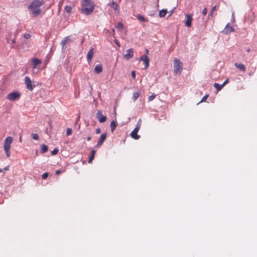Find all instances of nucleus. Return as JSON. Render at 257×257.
Segmentation results:
<instances>
[{"instance_id": "nucleus-2", "label": "nucleus", "mask_w": 257, "mask_h": 257, "mask_svg": "<svg viewBox=\"0 0 257 257\" xmlns=\"http://www.w3.org/2000/svg\"><path fill=\"white\" fill-rule=\"evenodd\" d=\"M13 138L12 137H7L4 141V149L5 151L7 157L8 158L11 155L10 148L11 145L13 142Z\"/></svg>"}, {"instance_id": "nucleus-40", "label": "nucleus", "mask_w": 257, "mask_h": 257, "mask_svg": "<svg viewBox=\"0 0 257 257\" xmlns=\"http://www.w3.org/2000/svg\"><path fill=\"white\" fill-rule=\"evenodd\" d=\"M228 79H226L224 82L222 84V86L223 87L226 84L228 83Z\"/></svg>"}, {"instance_id": "nucleus-48", "label": "nucleus", "mask_w": 257, "mask_h": 257, "mask_svg": "<svg viewBox=\"0 0 257 257\" xmlns=\"http://www.w3.org/2000/svg\"><path fill=\"white\" fill-rule=\"evenodd\" d=\"M80 117L79 116L76 120V123H77L79 120Z\"/></svg>"}, {"instance_id": "nucleus-22", "label": "nucleus", "mask_w": 257, "mask_h": 257, "mask_svg": "<svg viewBox=\"0 0 257 257\" xmlns=\"http://www.w3.org/2000/svg\"><path fill=\"white\" fill-rule=\"evenodd\" d=\"M41 152L42 154L46 153L48 150V146L45 144L41 145Z\"/></svg>"}, {"instance_id": "nucleus-52", "label": "nucleus", "mask_w": 257, "mask_h": 257, "mask_svg": "<svg viewBox=\"0 0 257 257\" xmlns=\"http://www.w3.org/2000/svg\"><path fill=\"white\" fill-rule=\"evenodd\" d=\"M250 49H249V48H248V49H247L246 50V51H247V52H250Z\"/></svg>"}, {"instance_id": "nucleus-39", "label": "nucleus", "mask_w": 257, "mask_h": 257, "mask_svg": "<svg viewBox=\"0 0 257 257\" xmlns=\"http://www.w3.org/2000/svg\"><path fill=\"white\" fill-rule=\"evenodd\" d=\"M31 35L29 34H25L24 35V38L26 39H28L30 38Z\"/></svg>"}, {"instance_id": "nucleus-12", "label": "nucleus", "mask_w": 257, "mask_h": 257, "mask_svg": "<svg viewBox=\"0 0 257 257\" xmlns=\"http://www.w3.org/2000/svg\"><path fill=\"white\" fill-rule=\"evenodd\" d=\"M141 60L144 61L145 64L144 69H146L148 68L149 65V58L147 56V55H143L140 58Z\"/></svg>"}, {"instance_id": "nucleus-16", "label": "nucleus", "mask_w": 257, "mask_h": 257, "mask_svg": "<svg viewBox=\"0 0 257 257\" xmlns=\"http://www.w3.org/2000/svg\"><path fill=\"white\" fill-rule=\"evenodd\" d=\"M235 66L243 72H245L246 71V68L243 64L235 63Z\"/></svg>"}, {"instance_id": "nucleus-27", "label": "nucleus", "mask_w": 257, "mask_h": 257, "mask_svg": "<svg viewBox=\"0 0 257 257\" xmlns=\"http://www.w3.org/2000/svg\"><path fill=\"white\" fill-rule=\"evenodd\" d=\"M72 9V7L69 6H66L64 9L65 11L68 14H70L71 13Z\"/></svg>"}, {"instance_id": "nucleus-18", "label": "nucleus", "mask_w": 257, "mask_h": 257, "mask_svg": "<svg viewBox=\"0 0 257 257\" xmlns=\"http://www.w3.org/2000/svg\"><path fill=\"white\" fill-rule=\"evenodd\" d=\"M41 60L37 58H33L32 59V63L34 65V68H36V66L39 65L41 63Z\"/></svg>"}, {"instance_id": "nucleus-45", "label": "nucleus", "mask_w": 257, "mask_h": 257, "mask_svg": "<svg viewBox=\"0 0 257 257\" xmlns=\"http://www.w3.org/2000/svg\"><path fill=\"white\" fill-rule=\"evenodd\" d=\"M115 44H116L117 46H118V47H119V46H120L119 43V42H118L117 41H116H116H115Z\"/></svg>"}, {"instance_id": "nucleus-54", "label": "nucleus", "mask_w": 257, "mask_h": 257, "mask_svg": "<svg viewBox=\"0 0 257 257\" xmlns=\"http://www.w3.org/2000/svg\"><path fill=\"white\" fill-rule=\"evenodd\" d=\"M2 171V170L0 169V173Z\"/></svg>"}, {"instance_id": "nucleus-25", "label": "nucleus", "mask_w": 257, "mask_h": 257, "mask_svg": "<svg viewBox=\"0 0 257 257\" xmlns=\"http://www.w3.org/2000/svg\"><path fill=\"white\" fill-rule=\"evenodd\" d=\"M140 94L139 92H134L133 94L132 99L134 101H136L139 97Z\"/></svg>"}, {"instance_id": "nucleus-31", "label": "nucleus", "mask_w": 257, "mask_h": 257, "mask_svg": "<svg viewBox=\"0 0 257 257\" xmlns=\"http://www.w3.org/2000/svg\"><path fill=\"white\" fill-rule=\"evenodd\" d=\"M208 96H209L208 94H207L205 95H204L203 97V98L201 99V100L197 104H199V103H200L201 102L205 101L206 100V99L208 97Z\"/></svg>"}, {"instance_id": "nucleus-42", "label": "nucleus", "mask_w": 257, "mask_h": 257, "mask_svg": "<svg viewBox=\"0 0 257 257\" xmlns=\"http://www.w3.org/2000/svg\"><path fill=\"white\" fill-rule=\"evenodd\" d=\"M95 132H96V134H100V132H101V130H100V128H97Z\"/></svg>"}, {"instance_id": "nucleus-44", "label": "nucleus", "mask_w": 257, "mask_h": 257, "mask_svg": "<svg viewBox=\"0 0 257 257\" xmlns=\"http://www.w3.org/2000/svg\"><path fill=\"white\" fill-rule=\"evenodd\" d=\"M215 10H216V6H214V7L212 8V9H211V11H212V12H214V11H215Z\"/></svg>"}, {"instance_id": "nucleus-24", "label": "nucleus", "mask_w": 257, "mask_h": 257, "mask_svg": "<svg viewBox=\"0 0 257 257\" xmlns=\"http://www.w3.org/2000/svg\"><path fill=\"white\" fill-rule=\"evenodd\" d=\"M70 40L69 37H65L64 39L61 42V44L62 45V47H63L65 46V45L67 43V42Z\"/></svg>"}, {"instance_id": "nucleus-29", "label": "nucleus", "mask_w": 257, "mask_h": 257, "mask_svg": "<svg viewBox=\"0 0 257 257\" xmlns=\"http://www.w3.org/2000/svg\"><path fill=\"white\" fill-rule=\"evenodd\" d=\"M116 28L119 30H122L123 28V26L122 23L121 22H118V23H117Z\"/></svg>"}, {"instance_id": "nucleus-6", "label": "nucleus", "mask_w": 257, "mask_h": 257, "mask_svg": "<svg viewBox=\"0 0 257 257\" xmlns=\"http://www.w3.org/2000/svg\"><path fill=\"white\" fill-rule=\"evenodd\" d=\"M25 83L26 85L27 88L30 90L32 91L35 87L34 86H33L32 84V81L30 79V78L28 76H26L25 78Z\"/></svg>"}, {"instance_id": "nucleus-28", "label": "nucleus", "mask_w": 257, "mask_h": 257, "mask_svg": "<svg viewBox=\"0 0 257 257\" xmlns=\"http://www.w3.org/2000/svg\"><path fill=\"white\" fill-rule=\"evenodd\" d=\"M214 87L217 89V91H220L223 87L222 84L220 85L217 83H215L214 84Z\"/></svg>"}, {"instance_id": "nucleus-20", "label": "nucleus", "mask_w": 257, "mask_h": 257, "mask_svg": "<svg viewBox=\"0 0 257 257\" xmlns=\"http://www.w3.org/2000/svg\"><path fill=\"white\" fill-rule=\"evenodd\" d=\"M111 127V132L113 133L116 127V121L115 120H112L110 124Z\"/></svg>"}, {"instance_id": "nucleus-10", "label": "nucleus", "mask_w": 257, "mask_h": 257, "mask_svg": "<svg viewBox=\"0 0 257 257\" xmlns=\"http://www.w3.org/2000/svg\"><path fill=\"white\" fill-rule=\"evenodd\" d=\"M234 31V29H233V28L230 26L229 24L228 23L226 25L224 30L222 31V33L224 34L227 35L230 33L231 32H233Z\"/></svg>"}, {"instance_id": "nucleus-9", "label": "nucleus", "mask_w": 257, "mask_h": 257, "mask_svg": "<svg viewBox=\"0 0 257 257\" xmlns=\"http://www.w3.org/2000/svg\"><path fill=\"white\" fill-rule=\"evenodd\" d=\"M44 4L43 0H34L29 5V7H37L39 8Z\"/></svg>"}, {"instance_id": "nucleus-46", "label": "nucleus", "mask_w": 257, "mask_h": 257, "mask_svg": "<svg viewBox=\"0 0 257 257\" xmlns=\"http://www.w3.org/2000/svg\"><path fill=\"white\" fill-rule=\"evenodd\" d=\"M91 139V137L90 136H88L87 138V141H90Z\"/></svg>"}, {"instance_id": "nucleus-36", "label": "nucleus", "mask_w": 257, "mask_h": 257, "mask_svg": "<svg viewBox=\"0 0 257 257\" xmlns=\"http://www.w3.org/2000/svg\"><path fill=\"white\" fill-rule=\"evenodd\" d=\"M131 75L133 79H135L136 78V72L135 71H132L131 72Z\"/></svg>"}, {"instance_id": "nucleus-13", "label": "nucleus", "mask_w": 257, "mask_h": 257, "mask_svg": "<svg viewBox=\"0 0 257 257\" xmlns=\"http://www.w3.org/2000/svg\"><path fill=\"white\" fill-rule=\"evenodd\" d=\"M106 135H107L106 133H105L102 134L100 136V137L98 141L97 144L96 146V147H99L103 144V142L105 141V140L106 138Z\"/></svg>"}, {"instance_id": "nucleus-33", "label": "nucleus", "mask_w": 257, "mask_h": 257, "mask_svg": "<svg viewBox=\"0 0 257 257\" xmlns=\"http://www.w3.org/2000/svg\"><path fill=\"white\" fill-rule=\"evenodd\" d=\"M72 131L70 128H67L66 130V136H69L72 134Z\"/></svg>"}, {"instance_id": "nucleus-8", "label": "nucleus", "mask_w": 257, "mask_h": 257, "mask_svg": "<svg viewBox=\"0 0 257 257\" xmlns=\"http://www.w3.org/2000/svg\"><path fill=\"white\" fill-rule=\"evenodd\" d=\"M96 117L100 123L104 122L106 120V117L102 114L100 110H97Z\"/></svg>"}, {"instance_id": "nucleus-30", "label": "nucleus", "mask_w": 257, "mask_h": 257, "mask_svg": "<svg viewBox=\"0 0 257 257\" xmlns=\"http://www.w3.org/2000/svg\"><path fill=\"white\" fill-rule=\"evenodd\" d=\"M31 137L33 139L35 140H38L39 139V136L36 133H32L31 134Z\"/></svg>"}, {"instance_id": "nucleus-5", "label": "nucleus", "mask_w": 257, "mask_h": 257, "mask_svg": "<svg viewBox=\"0 0 257 257\" xmlns=\"http://www.w3.org/2000/svg\"><path fill=\"white\" fill-rule=\"evenodd\" d=\"M140 128V124H137L134 130L131 132V136L135 140H139L140 138V136L137 134Z\"/></svg>"}, {"instance_id": "nucleus-43", "label": "nucleus", "mask_w": 257, "mask_h": 257, "mask_svg": "<svg viewBox=\"0 0 257 257\" xmlns=\"http://www.w3.org/2000/svg\"><path fill=\"white\" fill-rule=\"evenodd\" d=\"M213 12L212 11H210L209 15H208V17H213Z\"/></svg>"}, {"instance_id": "nucleus-4", "label": "nucleus", "mask_w": 257, "mask_h": 257, "mask_svg": "<svg viewBox=\"0 0 257 257\" xmlns=\"http://www.w3.org/2000/svg\"><path fill=\"white\" fill-rule=\"evenodd\" d=\"M21 96L20 92L17 91L13 92L8 94L6 98L10 101H15L19 99Z\"/></svg>"}, {"instance_id": "nucleus-7", "label": "nucleus", "mask_w": 257, "mask_h": 257, "mask_svg": "<svg viewBox=\"0 0 257 257\" xmlns=\"http://www.w3.org/2000/svg\"><path fill=\"white\" fill-rule=\"evenodd\" d=\"M28 9L32 10L33 16L34 17L38 16L41 13V10L39 8L35 7H29V6Z\"/></svg>"}, {"instance_id": "nucleus-17", "label": "nucleus", "mask_w": 257, "mask_h": 257, "mask_svg": "<svg viewBox=\"0 0 257 257\" xmlns=\"http://www.w3.org/2000/svg\"><path fill=\"white\" fill-rule=\"evenodd\" d=\"M102 71V66L101 64L96 65L95 66L94 72L96 74H99Z\"/></svg>"}, {"instance_id": "nucleus-35", "label": "nucleus", "mask_w": 257, "mask_h": 257, "mask_svg": "<svg viewBox=\"0 0 257 257\" xmlns=\"http://www.w3.org/2000/svg\"><path fill=\"white\" fill-rule=\"evenodd\" d=\"M155 97H156V95L152 94V95H151L149 96L148 100L149 101H151L153 100L155 98Z\"/></svg>"}, {"instance_id": "nucleus-1", "label": "nucleus", "mask_w": 257, "mask_h": 257, "mask_svg": "<svg viewBox=\"0 0 257 257\" xmlns=\"http://www.w3.org/2000/svg\"><path fill=\"white\" fill-rule=\"evenodd\" d=\"M95 6L92 2L82 3L81 6V12L85 15H90L94 11Z\"/></svg>"}, {"instance_id": "nucleus-19", "label": "nucleus", "mask_w": 257, "mask_h": 257, "mask_svg": "<svg viewBox=\"0 0 257 257\" xmlns=\"http://www.w3.org/2000/svg\"><path fill=\"white\" fill-rule=\"evenodd\" d=\"M95 153H96V151L94 150H93L91 151V154L89 157V160H88L89 163H91L92 161L94 159Z\"/></svg>"}, {"instance_id": "nucleus-53", "label": "nucleus", "mask_w": 257, "mask_h": 257, "mask_svg": "<svg viewBox=\"0 0 257 257\" xmlns=\"http://www.w3.org/2000/svg\"><path fill=\"white\" fill-rule=\"evenodd\" d=\"M146 53H147V54H148V50L147 49H146Z\"/></svg>"}, {"instance_id": "nucleus-49", "label": "nucleus", "mask_w": 257, "mask_h": 257, "mask_svg": "<svg viewBox=\"0 0 257 257\" xmlns=\"http://www.w3.org/2000/svg\"><path fill=\"white\" fill-rule=\"evenodd\" d=\"M8 169H9V167H6L4 168V170H5V171L8 170Z\"/></svg>"}, {"instance_id": "nucleus-21", "label": "nucleus", "mask_w": 257, "mask_h": 257, "mask_svg": "<svg viewBox=\"0 0 257 257\" xmlns=\"http://www.w3.org/2000/svg\"><path fill=\"white\" fill-rule=\"evenodd\" d=\"M110 7L112 8V9H113L115 11H117L118 12L119 11V9H118V5L117 4V3H115V2H112L110 4Z\"/></svg>"}, {"instance_id": "nucleus-15", "label": "nucleus", "mask_w": 257, "mask_h": 257, "mask_svg": "<svg viewBox=\"0 0 257 257\" xmlns=\"http://www.w3.org/2000/svg\"><path fill=\"white\" fill-rule=\"evenodd\" d=\"M93 49H91L88 51L87 55V61L89 63L92 58L93 55Z\"/></svg>"}, {"instance_id": "nucleus-34", "label": "nucleus", "mask_w": 257, "mask_h": 257, "mask_svg": "<svg viewBox=\"0 0 257 257\" xmlns=\"http://www.w3.org/2000/svg\"><path fill=\"white\" fill-rule=\"evenodd\" d=\"M48 175L49 173L48 172H45L42 175V178L43 179H46L48 177Z\"/></svg>"}, {"instance_id": "nucleus-41", "label": "nucleus", "mask_w": 257, "mask_h": 257, "mask_svg": "<svg viewBox=\"0 0 257 257\" xmlns=\"http://www.w3.org/2000/svg\"><path fill=\"white\" fill-rule=\"evenodd\" d=\"M63 171H62V170H57L55 172V174L58 175H59L61 173L63 172Z\"/></svg>"}, {"instance_id": "nucleus-14", "label": "nucleus", "mask_w": 257, "mask_h": 257, "mask_svg": "<svg viewBox=\"0 0 257 257\" xmlns=\"http://www.w3.org/2000/svg\"><path fill=\"white\" fill-rule=\"evenodd\" d=\"M186 17L187 19L185 22V25L187 27H190L191 26V23L193 20L192 16L190 14H186Z\"/></svg>"}, {"instance_id": "nucleus-37", "label": "nucleus", "mask_w": 257, "mask_h": 257, "mask_svg": "<svg viewBox=\"0 0 257 257\" xmlns=\"http://www.w3.org/2000/svg\"><path fill=\"white\" fill-rule=\"evenodd\" d=\"M202 13L204 16H205L207 13V9L206 8H204Z\"/></svg>"}, {"instance_id": "nucleus-51", "label": "nucleus", "mask_w": 257, "mask_h": 257, "mask_svg": "<svg viewBox=\"0 0 257 257\" xmlns=\"http://www.w3.org/2000/svg\"><path fill=\"white\" fill-rule=\"evenodd\" d=\"M173 13V10H172L171 12H170V16H171Z\"/></svg>"}, {"instance_id": "nucleus-47", "label": "nucleus", "mask_w": 257, "mask_h": 257, "mask_svg": "<svg viewBox=\"0 0 257 257\" xmlns=\"http://www.w3.org/2000/svg\"><path fill=\"white\" fill-rule=\"evenodd\" d=\"M83 3H86V1L87 2H92L91 0H83Z\"/></svg>"}, {"instance_id": "nucleus-38", "label": "nucleus", "mask_w": 257, "mask_h": 257, "mask_svg": "<svg viewBox=\"0 0 257 257\" xmlns=\"http://www.w3.org/2000/svg\"><path fill=\"white\" fill-rule=\"evenodd\" d=\"M10 41H11V43L12 44H15L16 43V41H15V39H13L12 40H11L10 39H7V41L8 43H10Z\"/></svg>"}, {"instance_id": "nucleus-3", "label": "nucleus", "mask_w": 257, "mask_h": 257, "mask_svg": "<svg viewBox=\"0 0 257 257\" xmlns=\"http://www.w3.org/2000/svg\"><path fill=\"white\" fill-rule=\"evenodd\" d=\"M174 73L177 75L180 74L182 70V63L177 58L175 59L174 61Z\"/></svg>"}, {"instance_id": "nucleus-32", "label": "nucleus", "mask_w": 257, "mask_h": 257, "mask_svg": "<svg viewBox=\"0 0 257 257\" xmlns=\"http://www.w3.org/2000/svg\"><path fill=\"white\" fill-rule=\"evenodd\" d=\"M59 151V149L58 148H55L52 152H51V155H56Z\"/></svg>"}, {"instance_id": "nucleus-50", "label": "nucleus", "mask_w": 257, "mask_h": 257, "mask_svg": "<svg viewBox=\"0 0 257 257\" xmlns=\"http://www.w3.org/2000/svg\"><path fill=\"white\" fill-rule=\"evenodd\" d=\"M141 119H139L137 124H140L141 125Z\"/></svg>"}, {"instance_id": "nucleus-26", "label": "nucleus", "mask_w": 257, "mask_h": 257, "mask_svg": "<svg viewBox=\"0 0 257 257\" xmlns=\"http://www.w3.org/2000/svg\"><path fill=\"white\" fill-rule=\"evenodd\" d=\"M137 18H138V20H139L141 22H145L147 21V20L143 16L141 15L140 14L138 15Z\"/></svg>"}, {"instance_id": "nucleus-23", "label": "nucleus", "mask_w": 257, "mask_h": 257, "mask_svg": "<svg viewBox=\"0 0 257 257\" xmlns=\"http://www.w3.org/2000/svg\"><path fill=\"white\" fill-rule=\"evenodd\" d=\"M167 13V10L166 9H163V10H161L159 12V16L161 18L164 17L166 16Z\"/></svg>"}, {"instance_id": "nucleus-11", "label": "nucleus", "mask_w": 257, "mask_h": 257, "mask_svg": "<svg viewBox=\"0 0 257 257\" xmlns=\"http://www.w3.org/2000/svg\"><path fill=\"white\" fill-rule=\"evenodd\" d=\"M134 49H129L126 51V54L124 55L123 57L126 60H129L134 57Z\"/></svg>"}]
</instances>
